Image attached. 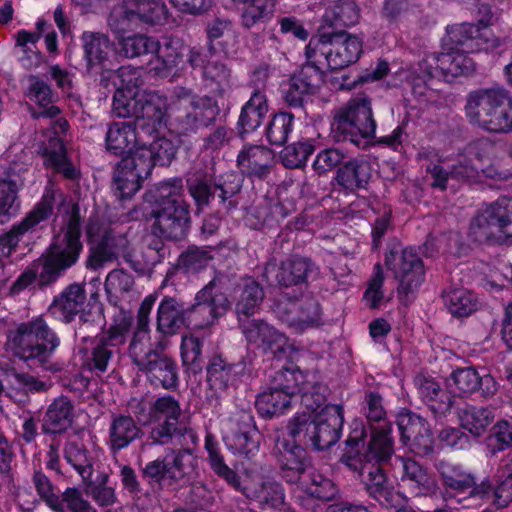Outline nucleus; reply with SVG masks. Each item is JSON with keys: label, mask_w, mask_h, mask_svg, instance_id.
<instances>
[{"label": "nucleus", "mask_w": 512, "mask_h": 512, "mask_svg": "<svg viewBox=\"0 0 512 512\" xmlns=\"http://www.w3.org/2000/svg\"><path fill=\"white\" fill-rule=\"evenodd\" d=\"M391 425L382 423L371 426V439L368 443L364 458L367 463L381 462L388 459L393 451Z\"/></svg>", "instance_id": "nucleus-39"}, {"label": "nucleus", "mask_w": 512, "mask_h": 512, "mask_svg": "<svg viewBox=\"0 0 512 512\" xmlns=\"http://www.w3.org/2000/svg\"><path fill=\"white\" fill-rule=\"evenodd\" d=\"M293 116L289 113H278L270 121L266 136L272 145H283L293 129Z\"/></svg>", "instance_id": "nucleus-59"}, {"label": "nucleus", "mask_w": 512, "mask_h": 512, "mask_svg": "<svg viewBox=\"0 0 512 512\" xmlns=\"http://www.w3.org/2000/svg\"><path fill=\"white\" fill-rule=\"evenodd\" d=\"M194 457L189 450H170L163 459L145 466V477L160 485H173L183 480L193 467Z\"/></svg>", "instance_id": "nucleus-21"}, {"label": "nucleus", "mask_w": 512, "mask_h": 512, "mask_svg": "<svg viewBox=\"0 0 512 512\" xmlns=\"http://www.w3.org/2000/svg\"><path fill=\"white\" fill-rule=\"evenodd\" d=\"M324 82V73L318 65L307 63L297 75L289 80L284 88L285 101L291 106L301 105L306 95L314 93Z\"/></svg>", "instance_id": "nucleus-26"}, {"label": "nucleus", "mask_w": 512, "mask_h": 512, "mask_svg": "<svg viewBox=\"0 0 512 512\" xmlns=\"http://www.w3.org/2000/svg\"><path fill=\"white\" fill-rule=\"evenodd\" d=\"M232 366L221 356H214L207 367V383L215 396L221 395L228 387Z\"/></svg>", "instance_id": "nucleus-50"}, {"label": "nucleus", "mask_w": 512, "mask_h": 512, "mask_svg": "<svg viewBox=\"0 0 512 512\" xmlns=\"http://www.w3.org/2000/svg\"><path fill=\"white\" fill-rule=\"evenodd\" d=\"M268 112L266 95L255 91L243 106L239 117L241 133H248L258 128Z\"/></svg>", "instance_id": "nucleus-45"}, {"label": "nucleus", "mask_w": 512, "mask_h": 512, "mask_svg": "<svg viewBox=\"0 0 512 512\" xmlns=\"http://www.w3.org/2000/svg\"><path fill=\"white\" fill-rule=\"evenodd\" d=\"M326 386L306 393L302 410L287 426L288 435L293 439L278 440L283 477L287 482H298L299 488L308 496L330 500L336 494L333 483L314 471H307L304 463L305 451L297 442H310L316 450H325L340 438L343 425V409L340 405L325 404Z\"/></svg>", "instance_id": "nucleus-1"}, {"label": "nucleus", "mask_w": 512, "mask_h": 512, "mask_svg": "<svg viewBox=\"0 0 512 512\" xmlns=\"http://www.w3.org/2000/svg\"><path fill=\"white\" fill-rule=\"evenodd\" d=\"M145 201L152 206L154 233L162 237L182 239L189 227L188 205L183 200L180 179L163 181L145 193Z\"/></svg>", "instance_id": "nucleus-5"}, {"label": "nucleus", "mask_w": 512, "mask_h": 512, "mask_svg": "<svg viewBox=\"0 0 512 512\" xmlns=\"http://www.w3.org/2000/svg\"><path fill=\"white\" fill-rule=\"evenodd\" d=\"M164 128L165 127H163L158 132L152 133L151 135L143 133L144 136L152 137L153 142L147 146V141L144 139L142 146L138 147L135 153V155L140 160L149 158L151 162V169L155 165L165 166L170 164L176 155L177 147L171 140L165 137H157L154 135L160 133Z\"/></svg>", "instance_id": "nucleus-37"}, {"label": "nucleus", "mask_w": 512, "mask_h": 512, "mask_svg": "<svg viewBox=\"0 0 512 512\" xmlns=\"http://www.w3.org/2000/svg\"><path fill=\"white\" fill-rule=\"evenodd\" d=\"M150 173L151 162L149 158L140 160L136 155L125 156L117 165L114 174L117 195L120 198L132 197Z\"/></svg>", "instance_id": "nucleus-24"}, {"label": "nucleus", "mask_w": 512, "mask_h": 512, "mask_svg": "<svg viewBox=\"0 0 512 512\" xmlns=\"http://www.w3.org/2000/svg\"><path fill=\"white\" fill-rule=\"evenodd\" d=\"M501 148L489 140L480 139L468 147L463 156L450 172L434 165L428 167L432 175L433 186L440 189L447 187L449 179H456L463 183H481L485 180H504L512 175L509 169L503 168L500 157Z\"/></svg>", "instance_id": "nucleus-3"}, {"label": "nucleus", "mask_w": 512, "mask_h": 512, "mask_svg": "<svg viewBox=\"0 0 512 512\" xmlns=\"http://www.w3.org/2000/svg\"><path fill=\"white\" fill-rule=\"evenodd\" d=\"M188 62L193 68L202 69L205 84L219 95L230 87V70L218 57L211 54L209 58L196 49L190 50Z\"/></svg>", "instance_id": "nucleus-27"}, {"label": "nucleus", "mask_w": 512, "mask_h": 512, "mask_svg": "<svg viewBox=\"0 0 512 512\" xmlns=\"http://www.w3.org/2000/svg\"><path fill=\"white\" fill-rule=\"evenodd\" d=\"M27 97L30 101L35 102L39 107L45 108L40 112V116L54 117L59 114V109L50 105L52 102V92L49 86L37 79H32L27 91Z\"/></svg>", "instance_id": "nucleus-57"}, {"label": "nucleus", "mask_w": 512, "mask_h": 512, "mask_svg": "<svg viewBox=\"0 0 512 512\" xmlns=\"http://www.w3.org/2000/svg\"><path fill=\"white\" fill-rule=\"evenodd\" d=\"M138 421L151 426L150 439L152 444H165L178 431L181 408L171 396L158 398L150 407L148 414L134 411Z\"/></svg>", "instance_id": "nucleus-17"}, {"label": "nucleus", "mask_w": 512, "mask_h": 512, "mask_svg": "<svg viewBox=\"0 0 512 512\" xmlns=\"http://www.w3.org/2000/svg\"><path fill=\"white\" fill-rule=\"evenodd\" d=\"M156 297L148 295L142 301L137 315V328L130 344V356L139 369L156 387L172 388L177 383L176 364L165 355L158 354L150 343L149 315Z\"/></svg>", "instance_id": "nucleus-4"}, {"label": "nucleus", "mask_w": 512, "mask_h": 512, "mask_svg": "<svg viewBox=\"0 0 512 512\" xmlns=\"http://www.w3.org/2000/svg\"><path fill=\"white\" fill-rule=\"evenodd\" d=\"M190 50L180 38L163 37L161 41L156 40L155 55L149 63L150 71L165 76L173 67L182 63L184 55Z\"/></svg>", "instance_id": "nucleus-31"}, {"label": "nucleus", "mask_w": 512, "mask_h": 512, "mask_svg": "<svg viewBox=\"0 0 512 512\" xmlns=\"http://www.w3.org/2000/svg\"><path fill=\"white\" fill-rule=\"evenodd\" d=\"M401 464V484L413 495H426L436 490L434 479L413 459L399 458Z\"/></svg>", "instance_id": "nucleus-35"}, {"label": "nucleus", "mask_w": 512, "mask_h": 512, "mask_svg": "<svg viewBox=\"0 0 512 512\" xmlns=\"http://www.w3.org/2000/svg\"><path fill=\"white\" fill-rule=\"evenodd\" d=\"M101 81L106 87L116 88L113 111L118 117L135 118L136 125L149 135L167 126V99L156 92L139 89L138 70L122 66L115 71H105Z\"/></svg>", "instance_id": "nucleus-2"}, {"label": "nucleus", "mask_w": 512, "mask_h": 512, "mask_svg": "<svg viewBox=\"0 0 512 512\" xmlns=\"http://www.w3.org/2000/svg\"><path fill=\"white\" fill-rule=\"evenodd\" d=\"M221 430L225 445L232 453L248 457L258 451L260 435L250 413L241 411L224 419Z\"/></svg>", "instance_id": "nucleus-19"}, {"label": "nucleus", "mask_w": 512, "mask_h": 512, "mask_svg": "<svg viewBox=\"0 0 512 512\" xmlns=\"http://www.w3.org/2000/svg\"><path fill=\"white\" fill-rule=\"evenodd\" d=\"M133 287V276L122 270L111 271L105 280V290L110 298L124 296L132 292Z\"/></svg>", "instance_id": "nucleus-61"}, {"label": "nucleus", "mask_w": 512, "mask_h": 512, "mask_svg": "<svg viewBox=\"0 0 512 512\" xmlns=\"http://www.w3.org/2000/svg\"><path fill=\"white\" fill-rule=\"evenodd\" d=\"M168 9L162 0H122L111 11L109 26L112 31H133L139 22L163 24Z\"/></svg>", "instance_id": "nucleus-14"}, {"label": "nucleus", "mask_w": 512, "mask_h": 512, "mask_svg": "<svg viewBox=\"0 0 512 512\" xmlns=\"http://www.w3.org/2000/svg\"><path fill=\"white\" fill-rule=\"evenodd\" d=\"M360 11L355 2L350 0H337L325 10L323 20L331 27H350L358 23Z\"/></svg>", "instance_id": "nucleus-44"}, {"label": "nucleus", "mask_w": 512, "mask_h": 512, "mask_svg": "<svg viewBox=\"0 0 512 512\" xmlns=\"http://www.w3.org/2000/svg\"><path fill=\"white\" fill-rule=\"evenodd\" d=\"M491 23L492 15L487 20H480L477 25L468 23L452 25L447 28L444 45L467 53L494 49L499 46V40L489 29Z\"/></svg>", "instance_id": "nucleus-18"}, {"label": "nucleus", "mask_w": 512, "mask_h": 512, "mask_svg": "<svg viewBox=\"0 0 512 512\" xmlns=\"http://www.w3.org/2000/svg\"><path fill=\"white\" fill-rule=\"evenodd\" d=\"M493 415L487 408L469 407L461 416L462 427L474 436L482 435L491 424Z\"/></svg>", "instance_id": "nucleus-54"}, {"label": "nucleus", "mask_w": 512, "mask_h": 512, "mask_svg": "<svg viewBox=\"0 0 512 512\" xmlns=\"http://www.w3.org/2000/svg\"><path fill=\"white\" fill-rule=\"evenodd\" d=\"M191 108L193 112H187L186 117L190 122H205L212 119L218 112L216 101L211 97H199L193 95L190 91H184L182 95H177L175 100L168 104V113L185 111Z\"/></svg>", "instance_id": "nucleus-34"}, {"label": "nucleus", "mask_w": 512, "mask_h": 512, "mask_svg": "<svg viewBox=\"0 0 512 512\" xmlns=\"http://www.w3.org/2000/svg\"><path fill=\"white\" fill-rule=\"evenodd\" d=\"M195 300L196 308L203 312L207 310L211 314L212 319L223 316L230 307L227 296L215 281H211L200 290L196 294Z\"/></svg>", "instance_id": "nucleus-42"}, {"label": "nucleus", "mask_w": 512, "mask_h": 512, "mask_svg": "<svg viewBox=\"0 0 512 512\" xmlns=\"http://www.w3.org/2000/svg\"><path fill=\"white\" fill-rule=\"evenodd\" d=\"M60 201V209L64 207L65 201L63 194L53 185L48 186L41 200L19 223L15 224L11 230L0 236V259L9 257L17 247L21 238L28 232L46 220L53 211L54 204Z\"/></svg>", "instance_id": "nucleus-15"}, {"label": "nucleus", "mask_w": 512, "mask_h": 512, "mask_svg": "<svg viewBox=\"0 0 512 512\" xmlns=\"http://www.w3.org/2000/svg\"><path fill=\"white\" fill-rule=\"evenodd\" d=\"M132 316L129 311L119 309L113 316L108 336L105 339L111 346L124 344L132 326Z\"/></svg>", "instance_id": "nucleus-60"}, {"label": "nucleus", "mask_w": 512, "mask_h": 512, "mask_svg": "<svg viewBox=\"0 0 512 512\" xmlns=\"http://www.w3.org/2000/svg\"><path fill=\"white\" fill-rule=\"evenodd\" d=\"M512 444V423L500 421L493 427L488 438V446L492 453L502 451Z\"/></svg>", "instance_id": "nucleus-64"}, {"label": "nucleus", "mask_w": 512, "mask_h": 512, "mask_svg": "<svg viewBox=\"0 0 512 512\" xmlns=\"http://www.w3.org/2000/svg\"><path fill=\"white\" fill-rule=\"evenodd\" d=\"M140 429L134 420L128 416L116 417L109 428V446L117 452L126 448L139 435Z\"/></svg>", "instance_id": "nucleus-46"}, {"label": "nucleus", "mask_w": 512, "mask_h": 512, "mask_svg": "<svg viewBox=\"0 0 512 512\" xmlns=\"http://www.w3.org/2000/svg\"><path fill=\"white\" fill-rule=\"evenodd\" d=\"M182 307L172 298H164L157 310V329L164 334H173L182 323Z\"/></svg>", "instance_id": "nucleus-47"}, {"label": "nucleus", "mask_w": 512, "mask_h": 512, "mask_svg": "<svg viewBox=\"0 0 512 512\" xmlns=\"http://www.w3.org/2000/svg\"><path fill=\"white\" fill-rule=\"evenodd\" d=\"M480 375L473 367H465L453 371L447 385L455 396H465L478 390Z\"/></svg>", "instance_id": "nucleus-49"}, {"label": "nucleus", "mask_w": 512, "mask_h": 512, "mask_svg": "<svg viewBox=\"0 0 512 512\" xmlns=\"http://www.w3.org/2000/svg\"><path fill=\"white\" fill-rule=\"evenodd\" d=\"M417 384L421 397L433 410L444 411L451 406V398L441 389L440 384L434 379L418 378Z\"/></svg>", "instance_id": "nucleus-51"}, {"label": "nucleus", "mask_w": 512, "mask_h": 512, "mask_svg": "<svg viewBox=\"0 0 512 512\" xmlns=\"http://www.w3.org/2000/svg\"><path fill=\"white\" fill-rule=\"evenodd\" d=\"M438 471L445 486L444 498L449 506L471 509L480 507L491 496V485L483 481L476 485L474 475L457 464L441 461Z\"/></svg>", "instance_id": "nucleus-10"}, {"label": "nucleus", "mask_w": 512, "mask_h": 512, "mask_svg": "<svg viewBox=\"0 0 512 512\" xmlns=\"http://www.w3.org/2000/svg\"><path fill=\"white\" fill-rule=\"evenodd\" d=\"M263 290L252 278H246L238 285L236 290V312L239 321L242 316L249 317L255 314L263 300Z\"/></svg>", "instance_id": "nucleus-40"}, {"label": "nucleus", "mask_w": 512, "mask_h": 512, "mask_svg": "<svg viewBox=\"0 0 512 512\" xmlns=\"http://www.w3.org/2000/svg\"><path fill=\"white\" fill-rule=\"evenodd\" d=\"M81 250L79 208L77 205H72L66 229L54 237L48 250L40 259L41 283L48 284L55 281L65 270L72 267L78 261Z\"/></svg>", "instance_id": "nucleus-8"}, {"label": "nucleus", "mask_w": 512, "mask_h": 512, "mask_svg": "<svg viewBox=\"0 0 512 512\" xmlns=\"http://www.w3.org/2000/svg\"><path fill=\"white\" fill-rule=\"evenodd\" d=\"M333 126L356 145H360L362 139L373 137L376 122L371 100L363 94L351 98L337 109Z\"/></svg>", "instance_id": "nucleus-13"}, {"label": "nucleus", "mask_w": 512, "mask_h": 512, "mask_svg": "<svg viewBox=\"0 0 512 512\" xmlns=\"http://www.w3.org/2000/svg\"><path fill=\"white\" fill-rule=\"evenodd\" d=\"M466 113L471 122L487 131L506 133L512 130V98L503 88L470 93Z\"/></svg>", "instance_id": "nucleus-9"}, {"label": "nucleus", "mask_w": 512, "mask_h": 512, "mask_svg": "<svg viewBox=\"0 0 512 512\" xmlns=\"http://www.w3.org/2000/svg\"><path fill=\"white\" fill-rule=\"evenodd\" d=\"M240 326L248 343L263 351L276 355L287 344V338L272 326L262 321H240Z\"/></svg>", "instance_id": "nucleus-30"}, {"label": "nucleus", "mask_w": 512, "mask_h": 512, "mask_svg": "<svg viewBox=\"0 0 512 512\" xmlns=\"http://www.w3.org/2000/svg\"><path fill=\"white\" fill-rule=\"evenodd\" d=\"M143 140V132L138 133L135 125L127 122L111 124L106 133L107 150L116 155L134 156L138 147L142 146Z\"/></svg>", "instance_id": "nucleus-32"}, {"label": "nucleus", "mask_w": 512, "mask_h": 512, "mask_svg": "<svg viewBox=\"0 0 512 512\" xmlns=\"http://www.w3.org/2000/svg\"><path fill=\"white\" fill-rule=\"evenodd\" d=\"M68 129L66 120L59 118L51 124V127L37 135L35 151L44 161V165L62 173L66 178L73 179L77 176V169L69 162L61 135Z\"/></svg>", "instance_id": "nucleus-16"}, {"label": "nucleus", "mask_w": 512, "mask_h": 512, "mask_svg": "<svg viewBox=\"0 0 512 512\" xmlns=\"http://www.w3.org/2000/svg\"><path fill=\"white\" fill-rule=\"evenodd\" d=\"M397 425L403 443L412 452L426 455L432 451V434L423 418L409 411L401 412L397 417Z\"/></svg>", "instance_id": "nucleus-25"}, {"label": "nucleus", "mask_w": 512, "mask_h": 512, "mask_svg": "<svg viewBox=\"0 0 512 512\" xmlns=\"http://www.w3.org/2000/svg\"><path fill=\"white\" fill-rule=\"evenodd\" d=\"M205 448L209 455V462L212 470L220 477L224 478L229 484L238 487V477L224 462L218 444L210 435L205 438Z\"/></svg>", "instance_id": "nucleus-56"}, {"label": "nucleus", "mask_w": 512, "mask_h": 512, "mask_svg": "<svg viewBox=\"0 0 512 512\" xmlns=\"http://www.w3.org/2000/svg\"><path fill=\"white\" fill-rule=\"evenodd\" d=\"M86 234L91 250L89 265L92 268L97 269L119 257L126 261L132 260L129 241L123 232L116 231L98 218L91 217Z\"/></svg>", "instance_id": "nucleus-12"}, {"label": "nucleus", "mask_w": 512, "mask_h": 512, "mask_svg": "<svg viewBox=\"0 0 512 512\" xmlns=\"http://www.w3.org/2000/svg\"><path fill=\"white\" fill-rule=\"evenodd\" d=\"M300 309L301 311L297 319H287L291 327H294L296 330H303L319 323L321 311L316 301L309 300L304 308H301L297 303L291 304V310L298 311Z\"/></svg>", "instance_id": "nucleus-62"}, {"label": "nucleus", "mask_w": 512, "mask_h": 512, "mask_svg": "<svg viewBox=\"0 0 512 512\" xmlns=\"http://www.w3.org/2000/svg\"><path fill=\"white\" fill-rule=\"evenodd\" d=\"M311 263L304 258H293L284 261L277 274L281 285L289 286L303 282L311 271Z\"/></svg>", "instance_id": "nucleus-52"}, {"label": "nucleus", "mask_w": 512, "mask_h": 512, "mask_svg": "<svg viewBox=\"0 0 512 512\" xmlns=\"http://www.w3.org/2000/svg\"><path fill=\"white\" fill-rule=\"evenodd\" d=\"M386 265L398 279V293L401 295L414 292L424 280L422 260L411 249H404L401 253L390 251Z\"/></svg>", "instance_id": "nucleus-22"}, {"label": "nucleus", "mask_w": 512, "mask_h": 512, "mask_svg": "<svg viewBox=\"0 0 512 512\" xmlns=\"http://www.w3.org/2000/svg\"><path fill=\"white\" fill-rule=\"evenodd\" d=\"M443 52L428 55L420 64V69L429 77L441 73L444 76H459L470 73L474 69V62L467 52L450 46L443 47Z\"/></svg>", "instance_id": "nucleus-23"}, {"label": "nucleus", "mask_w": 512, "mask_h": 512, "mask_svg": "<svg viewBox=\"0 0 512 512\" xmlns=\"http://www.w3.org/2000/svg\"><path fill=\"white\" fill-rule=\"evenodd\" d=\"M236 162L242 174L263 178L270 173L275 163V155L266 146L246 144L239 151Z\"/></svg>", "instance_id": "nucleus-29"}, {"label": "nucleus", "mask_w": 512, "mask_h": 512, "mask_svg": "<svg viewBox=\"0 0 512 512\" xmlns=\"http://www.w3.org/2000/svg\"><path fill=\"white\" fill-rule=\"evenodd\" d=\"M365 483L370 495L377 501L380 503H389L391 501L393 487L379 466L372 465L369 468Z\"/></svg>", "instance_id": "nucleus-53"}, {"label": "nucleus", "mask_w": 512, "mask_h": 512, "mask_svg": "<svg viewBox=\"0 0 512 512\" xmlns=\"http://www.w3.org/2000/svg\"><path fill=\"white\" fill-rule=\"evenodd\" d=\"M85 56L90 66L101 63L110 48L109 40L104 35L84 32L82 35Z\"/></svg>", "instance_id": "nucleus-55"}, {"label": "nucleus", "mask_w": 512, "mask_h": 512, "mask_svg": "<svg viewBox=\"0 0 512 512\" xmlns=\"http://www.w3.org/2000/svg\"><path fill=\"white\" fill-rule=\"evenodd\" d=\"M312 152L313 147L308 143L293 144L282 151V162L288 168H297L307 162Z\"/></svg>", "instance_id": "nucleus-63"}, {"label": "nucleus", "mask_w": 512, "mask_h": 512, "mask_svg": "<svg viewBox=\"0 0 512 512\" xmlns=\"http://www.w3.org/2000/svg\"><path fill=\"white\" fill-rule=\"evenodd\" d=\"M86 290L81 284H71L62 290L49 306V312L64 323L72 322L85 310Z\"/></svg>", "instance_id": "nucleus-28"}, {"label": "nucleus", "mask_w": 512, "mask_h": 512, "mask_svg": "<svg viewBox=\"0 0 512 512\" xmlns=\"http://www.w3.org/2000/svg\"><path fill=\"white\" fill-rule=\"evenodd\" d=\"M65 458L79 473L83 480L92 476V461L87 455L86 449L79 443L70 441L65 446Z\"/></svg>", "instance_id": "nucleus-58"}, {"label": "nucleus", "mask_w": 512, "mask_h": 512, "mask_svg": "<svg viewBox=\"0 0 512 512\" xmlns=\"http://www.w3.org/2000/svg\"><path fill=\"white\" fill-rule=\"evenodd\" d=\"M371 178V167L366 161H350L337 170L335 180L348 191L364 188Z\"/></svg>", "instance_id": "nucleus-41"}, {"label": "nucleus", "mask_w": 512, "mask_h": 512, "mask_svg": "<svg viewBox=\"0 0 512 512\" xmlns=\"http://www.w3.org/2000/svg\"><path fill=\"white\" fill-rule=\"evenodd\" d=\"M277 386L261 393L256 399V408L263 417L282 414L290 406L296 394L301 401L306 393L322 389L317 372H303L298 368H285L277 374Z\"/></svg>", "instance_id": "nucleus-6"}, {"label": "nucleus", "mask_w": 512, "mask_h": 512, "mask_svg": "<svg viewBox=\"0 0 512 512\" xmlns=\"http://www.w3.org/2000/svg\"><path fill=\"white\" fill-rule=\"evenodd\" d=\"M73 420L74 407L67 397L61 396L49 405L42 427L47 433H61L71 427Z\"/></svg>", "instance_id": "nucleus-38"}, {"label": "nucleus", "mask_w": 512, "mask_h": 512, "mask_svg": "<svg viewBox=\"0 0 512 512\" xmlns=\"http://www.w3.org/2000/svg\"><path fill=\"white\" fill-rule=\"evenodd\" d=\"M240 11L241 24L253 28L269 22L275 13V0H232Z\"/></svg>", "instance_id": "nucleus-36"}, {"label": "nucleus", "mask_w": 512, "mask_h": 512, "mask_svg": "<svg viewBox=\"0 0 512 512\" xmlns=\"http://www.w3.org/2000/svg\"><path fill=\"white\" fill-rule=\"evenodd\" d=\"M443 301L448 311L455 317H467L478 310V297L466 288H453L443 294Z\"/></svg>", "instance_id": "nucleus-43"}, {"label": "nucleus", "mask_w": 512, "mask_h": 512, "mask_svg": "<svg viewBox=\"0 0 512 512\" xmlns=\"http://www.w3.org/2000/svg\"><path fill=\"white\" fill-rule=\"evenodd\" d=\"M26 171L25 165L13 164L5 177H0V224L8 222L18 208V193L23 185L20 175Z\"/></svg>", "instance_id": "nucleus-33"}, {"label": "nucleus", "mask_w": 512, "mask_h": 512, "mask_svg": "<svg viewBox=\"0 0 512 512\" xmlns=\"http://www.w3.org/2000/svg\"><path fill=\"white\" fill-rule=\"evenodd\" d=\"M119 53L127 58H133L146 53H154L156 40L144 35L125 36L129 31L116 33Z\"/></svg>", "instance_id": "nucleus-48"}, {"label": "nucleus", "mask_w": 512, "mask_h": 512, "mask_svg": "<svg viewBox=\"0 0 512 512\" xmlns=\"http://www.w3.org/2000/svg\"><path fill=\"white\" fill-rule=\"evenodd\" d=\"M363 51V39L354 34H340L330 39H311L306 46V58L322 70L345 68L358 61Z\"/></svg>", "instance_id": "nucleus-11"}, {"label": "nucleus", "mask_w": 512, "mask_h": 512, "mask_svg": "<svg viewBox=\"0 0 512 512\" xmlns=\"http://www.w3.org/2000/svg\"><path fill=\"white\" fill-rule=\"evenodd\" d=\"M512 224V197H500L488 205L472 221L470 234L475 240L503 239Z\"/></svg>", "instance_id": "nucleus-20"}, {"label": "nucleus", "mask_w": 512, "mask_h": 512, "mask_svg": "<svg viewBox=\"0 0 512 512\" xmlns=\"http://www.w3.org/2000/svg\"><path fill=\"white\" fill-rule=\"evenodd\" d=\"M7 344L20 359L44 364L60 346V338L43 316H37L10 330Z\"/></svg>", "instance_id": "nucleus-7"}]
</instances>
